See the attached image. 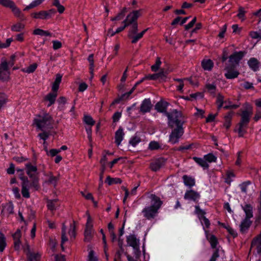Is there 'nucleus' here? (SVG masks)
I'll list each match as a JSON object with an SVG mask.
<instances>
[{"instance_id":"obj_1","label":"nucleus","mask_w":261,"mask_h":261,"mask_svg":"<svg viewBox=\"0 0 261 261\" xmlns=\"http://www.w3.org/2000/svg\"><path fill=\"white\" fill-rule=\"evenodd\" d=\"M169 105V103L168 102L161 100L155 104L154 109L158 112L164 113L168 117V125L173 128L169 136V141L171 144H174L178 142L179 139L184 134L182 125L184 120L181 112L173 110L171 112H168L167 109Z\"/></svg>"},{"instance_id":"obj_2","label":"nucleus","mask_w":261,"mask_h":261,"mask_svg":"<svg viewBox=\"0 0 261 261\" xmlns=\"http://www.w3.org/2000/svg\"><path fill=\"white\" fill-rule=\"evenodd\" d=\"M139 16V11L136 10L128 14L125 18V22H126L128 24V26H130L127 36L132 40L131 42L133 44L136 43L141 39L148 30L146 29L141 32L137 33L138 31L137 19Z\"/></svg>"},{"instance_id":"obj_3","label":"nucleus","mask_w":261,"mask_h":261,"mask_svg":"<svg viewBox=\"0 0 261 261\" xmlns=\"http://www.w3.org/2000/svg\"><path fill=\"white\" fill-rule=\"evenodd\" d=\"M54 122L53 118L49 113L42 112L36 116L33 120V124L37 129L44 131L53 128Z\"/></svg>"},{"instance_id":"obj_4","label":"nucleus","mask_w":261,"mask_h":261,"mask_svg":"<svg viewBox=\"0 0 261 261\" xmlns=\"http://www.w3.org/2000/svg\"><path fill=\"white\" fill-rule=\"evenodd\" d=\"M26 173L31 180V187L35 190L37 191L40 189L39 183V172L36 166L33 165L31 163H28L25 165Z\"/></svg>"},{"instance_id":"obj_5","label":"nucleus","mask_w":261,"mask_h":261,"mask_svg":"<svg viewBox=\"0 0 261 261\" xmlns=\"http://www.w3.org/2000/svg\"><path fill=\"white\" fill-rule=\"evenodd\" d=\"M126 243L128 246L132 247L134 249V253L137 258L141 255L140 250V240L134 234H130L126 236Z\"/></svg>"},{"instance_id":"obj_6","label":"nucleus","mask_w":261,"mask_h":261,"mask_svg":"<svg viewBox=\"0 0 261 261\" xmlns=\"http://www.w3.org/2000/svg\"><path fill=\"white\" fill-rule=\"evenodd\" d=\"M247 54L246 51H235L231 54L228 58L227 65L237 67L239 65L240 61Z\"/></svg>"},{"instance_id":"obj_7","label":"nucleus","mask_w":261,"mask_h":261,"mask_svg":"<svg viewBox=\"0 0 261 261\" xmlns=\"http://www.w3.org/2000/svg\"><path fill=\"white\" fill-rule=\"evenodd\" d=\"M8 63L6 59L2 60L0 64V80L8 81L10 79Z\"/></svg>"},{"instance_id":"obj_8","label":"nucleus","mask_w":261,"mask_h":261,"mask_svg":"<svg viewBox=\"0 0 261 261\" xmlns=\"http://www.w3.org/2000/svg\"><path fill=\"white\" fill-rule=\"evenodd\" d=\"M166 163V159L163 157L159 158L150 164V168L152 171L156 172L164 167Z\"/></svg>"},{"instance_id":"obj_9","label":"nucleus","mask_w":261,"mask_h":261,"mask_svg":"<svg viewBox=\"0 0 261 261\" xmlns=\"http://www.w3.org/2000/svg\"><path fill=\"white\" fill-rule=\"evenodd\" d=\"M252 114V110L243 111L241 114V120L238 124V125L247 127L248 123H249L250 117L251 116Z\"/></svg>"},{"instance_id":"obj_10","label":"nucleus","mask_w":261,"mask_h":261,"mask_svg":"<svg viewBox=\"0 0 261 261\" xmlns=\"http://www.w3.org/2000/svg\"><path fill=\"white\" fill-rule=\"evenodd\" d=\"M159 211L148 206H145L142 210L143 216L148 220L154 219L158 214Z\"/></svg>"},{"instance_id":"obj_11","label":"nucleus","mask_w":261,"mask_h":261,"mask_svg":"<svg viewBox=\"0 0 261 261\" xmlns=\"http://www.w3.org/2000/svg\"><path fill=\"white\" fill-rule=\"evenodd\" d=\"M236 67L226 65L225 70L226 72L225 73V76L227 79L237 78L240 74L239 71L235 69Z\"/></svg>"},{"instance_id":"obj_12","label":"nucleus","mask_w":261,"mask_h":261,"mask_svg":"<svg viewBox=\"0 0 261 261\" xmlns=\"http://www.w3.org/2000/svg\"><path fill=\"white\" fill-rule=\"evenodd\" d=\"M149 198L151 205L149 206L159 211L163 204V201L161 200V198L155 194H151Z\"/></svg>"},{"instance_id":"obj_13","label":"nucleus","mask_w":261,"mask_h":261,"mask_svg":"<svg viewBox=\"0 0 261 261\" xmlns=\"http://www.w3.org/2000/svg\"><path fill=\"white\" fill-rule=\"evenodd\" d=\"M2 210L1 212V215L2 216L8 217L10 215L14 213V206L13 204L11 202L3 204L2 205Z\"/></svg>"},{"instance_id":"obj_14","label":"nucleus","mask_w":261,"mask_h":261,"mask_svg":"<svg viewBox=\"0 0 261 261\" xmlns=\"http://www.w3.org/2000/svg\"><path fill=\"white\" fill-rule=\"evenodd\" d=\"M152 104L149 98L145 99L140 106V112L143 114L150 111L152 108Z\"/></svg>"},{"instance_id":"obj_15","label":"nucleus","mask_w":261,"mask_h":261,"mask_svg":"<svg viewBox=\"0 0 261 261\" xmlns=\"http://www.w3.org/2000/svg\"><path fill=\"white\" fill-rule=\"evenodd\" d=\"M124 135L125 133L123 128L120 126L115 133V143L117 146H119L121 144L122 141L124 139Z\"/></svg>"},{"instance_id":"obj_16","label":"nucleus","mask_w":261,"mask_h":261,"mask_svg":"<svg viewBox=\"0 0 261 261\" xmlns=\"http://www.w3.org/2000/svg\"><path fill=\"white\" fill-rule=\"evenodd\" d=\"M200 198L199 194L192 190L187 191L184 195V198L187 200L196 201Z\"/></svg>"},{"instance_id":"obj_17","label":"nucleus","mask_w":261,"mask_h":261,"mask_svg":"<svg viewBox=\"0 0 261 261\" xmlns=\"http://www.w3.org/2000/svg\"><path fill=\"white\" fill-rule=\"evenodd\" d=\"M249 67L253 71L258 70L259 67V62L257 59L255 58H251L248 61Z\"/></svg>"},{"instance_id":"obj_18","label":"nucleus","mask_w":261,"mask_h":261,"mask_svg":"<svg viewBox=\"0 0 261 261\" xmlns=\"http://www.w3.org/2000/svg\"><path fill=\"white\" fill-rule=\"evenodd\" d=\"M241 207L245 213V218L250 219L253 217V207L250 204H245Z\"/></svg>"},{"instance_id":"obj_19","label":"nucleus","mask_w":261,"mask_h":261,"mask_svg":"<svg viewBox=\"0 0 261 261\" xmlns=\"http://www.w3.org/2000/svg\"><path fill=\"white\" fill-rule=\"evenodd\" d=\"M251 223L252 222L250 220L249 218H245L240 225L241 232L244 233L250 227Z\"/></svg>"},{"instance_id":"obj_20","label":"nucleus","mask_w":261,"mask_h":261,"mask_svg":"<svg viewBox=\"0 0 261 261\" xmlns=\"http://www.w3.org/2000/svg\"><path fill=\"white\" fill-rule=\"evenodd\" d=\"M182 179L185 185L187 187L191 188L195 185V180L192 176L184 175L182 176Z\"/></svg>"},{"instance_id":"obj_21","label":"nucleus","mask_w":261,"mask_h":261,"mask_svg":"<svg viewBox=\"0 0 261 261\" xmlns=\"http://www.w3.org/2000/svg\"><path fill=\"white\" fill-rule=\"evenodd\" d=\"M252 182L250 180L245 181L239 185V187L241 189V192L244 194H247L251 191L250 186Z\"/></svg>"},{"instance_id":"obj_22","label":"nucleus","mask_w":261,"mask_h":261,"mask_svg":"<svg viewBox=\"0 0 261 261\" xmlns=\"http://www.w3.org/2000/svg\"><path fill=\"white\" fill-rule=\"evenodd\" d=\"M30 182L21 184V194L22 196L25 198L30 197L29 188L31 187Z\"/></svg>"},{"instance_id":"obj_23","label":"nucleus","mask_w":261,"mask_h":261,"mask_svg":"<svg viewBox=\"0 0 261 261\" xmlns=\"http://www.w3.org/2000/svg\"><path fill=\"white\" fill-rule=\"evenodd\" d=\"M32 17L36 19H48V14L47 11H40L31 14Z\"/></svg>"},{"instance_id":"obj_24","label":"nucleus","mask_w":261,"mask_h":261,"mask_svg":"<svg viewBox=\"0 0 261 261\" xmlns=\"http://www.w3.org/2000/svg\"><path fill=\"white\" fill-rule=\"evenodd\" d=\"M62 75L60 74H57L55 81L53 84L51 89L53 92L57 93L59 89L60 84L61 82Z\"/></svg>"},{"instance_id":"obj_25","label":"nucleus","mask_w":261,"mask_h":261,"mask_svg":"<svg viewBox=\"0 0 261 261\" xmlns=\"http://www.w3.org/2000/svg\"><path fill=\"white\" fill-rule=\"evenodd\" d=\"M193 160L203 169H207L209 167L208 163L206 162L204 158H201L194 156L193 158Z\"/></svg>"},{"instance_id":"obj_26","label":"nucleus","mask_w":261,"mask_h":261,"mask_svg":"<svg viewBox=\"0 0 261 261\" xmlns=\"http://www.w3.org/2000/svg\"><path fill=\"white\" fill-rule=\"evenodd\" d=\"M201 66L204 70L211 71L214 66V63L211 59L203 60L201 62Z\"/></svg>"},{"instance_id":"obj_27","label":"nucleus","mask_w":261,"mask_h":261,"mask_svg":"<svg viewBox=\"0 0 261 261\" xmlns=\"http://www.w3.org/2000/svg\"><path fill=\"white\" fill-rule=\"evenodd\" d=\"M251 247L256 246V251L258 254L261 253V237H256L254 238L251 244Z\"/></svg>"},{"instance_id":"obj_28","label":"nucleus","mask_w":261,"mask_h":261,"mask_svg":"<svg viewBox=\"0 0 261 261\" xmlns=\"http://www.w3.org/2000/svg\"><path fill=\"white\" fill-rule=\"evenodd\" d=\"M57 96V93L54 92L49 93L45 96V99L49 101L47 107H50L55 103Z\"/></svg>"},{"instance_id":"obj_29","label":"nucleus","mask_w":261,"mask_h":261,"mask_svg":"<svg viewBox=\"0 0 261 261\" xmlns=\"http://www.w3.org/2000/svg\"><path fill=\"white\" fill-rule=\"evenodd\" d=\"M232 114V112H229L227 115L224 117L223 126L227 129H228L231 126Z\"/></svg>"},{"instance_id":"obj_30","label":"nucleus","mask_w":261,"mask_h":261,"mask_svg":"<svg viewBox=\"0 0 261 261\" xmlns=\"http://www.w3.org/2000/svg\"><path fill=\"white\" fill-rule=\"evenodd\" d=\"M11 9L15 16L19 18L21 20H23L25 19L24 15L23 14H22L20 9L18 7H16V6L15 5V4H14V6L13 7H12V8Z\"/></svg>"},{"instance_id":"obj_31","label":"nucleus","mask_w":261,"mask_h":261,"mask_svg":"<svg viewBox=\"0 0 261 261\" xmlns=\"http://www.w3.org/2000/svg\"><path fill=\"white\" fill-rule=\"evenodd\" d=\"M88 60L89 62V70L90 73L91 74V79H92L94 76V55L93 54H90L88 58Z\"/></svg>"},{"instance_id":"obj_32","label":"nucleus","mask_w":261,"mask_h":261,"mask_svg":"<svg viewBox=\"0 0 261 261\" xmlns=\"http://www.w3.org/2000/svg\"><path fill=\"white\" fill-rule=\"evenodd\" d=\"M206 238L211 244V247L213 249L216 248L218 243L217 238L214 234L206 235Z\"/></svg>"},{"instance_id":"obj_33","label":"nucleus","mask_w":261,"mask_h":261,"mask_svg":"<svg viewBox=\"0 0 261 261\" xmlns=\"http://www.w3.org/2000/svg\"><path fill=\"white\" fill-rule=\"evenodd\" d=\"M105 182L108 184L109 186H111L113 184H121L122 180L120 178H112L110 176H108Z\"/></svg>"},{"instance_id":"obj_34","label":"nucleus","mask_w":261,"mask_h":261,"mask_svg":"<svg viewBox=\"0 0 261 261\" xmlns=\"http://www.w3.org/2000/svg\"><path fill=\"white\" fill-rule=\"evenodd\" d=\"M66 227L64 223L62 224V234H61V247L64 250L63 244L68 241V238L66 235Z\"/></svg>"},{"instance_id":"obj_35","label":"nucleus","mask_w":261,"mask_h":261,"mask_svg":"<svg viewBox=\"0 0 261 261\" xmlns=\"http://www.w3.org/2000/svg\"><path fill=\"white\" fill-rule=\"evenodd\" d=\"M44 0H35L33 1L29 5L27 6L23 9V11H28L30 9L35 8L41 5Z\"/></svg>"},{"instance_id":"obj_36","label":"nucleus","mask_w":261,"mask_h":261,"mask_svg":"<svg viewBox=\"0 0 261 261\" xmlns=\"http://www.w3.org/2000/svg\"><path fill=\"white\" fill-rule=\"evenodd\" d=\"M30 261H39L41 255L38 253H32L29 250V253L27 255Z\"/></svg>"},{"instance_id":"obj_37","label":"nucleus","mask_w":261,"mask_h":261,"mask_svg":"<svg viewBox=\"0 0 261 261\" xmlns=\"http://www.w3.org/2000/svg\"><path fill=\"white\" fill-rule=\"evenodd\" d=\"M195 208V213L197 215L200 221H202V218L205 217L204 215L206 214L204 210H201L199 205H196Z\"/></svg>"},{"instance_id":"obj_38","label":"nucleus","mask_w":261,"mask_h":261,"mask_svg":"<svg viewBox=\"0 0 261 261\" xmlns=\"http://www.w3.org/2000/svg\"><path fill=\"white\" fill-rule=\"evenodd\" d=\"M33 34L36 35H40L41 36H50L51 33L48 31H44L40 29H35L33 31Z\"/></svg>"},{"instance_id":"obj_39","label":"nucleus","mask_w":261,"mask_h":261,"mask_svg":"<svg viewBox=\"0 0 261 261\" xmlns=\"http://www.w3.org/2000/svg\"><path fill=\"white\" fill-rule=\"evenodd\" d=\"M141 141V138L138 136H133L129 141V144L133 147H135Z\"/></svg>"},{"instance_id":"obj_40","label":"nucleus","mask_w":261,"mask_h":261,"mask_svg":"<svg viewBox=\"0 0 261 261\" xmlns=\"http://www.w3.org/2000/svg\"><path fill=\"white\" fill-rule=\"evenodd\" d=\"M161 148V146L159 142L152 141H151L148 145V149L150 150H158Z\"/></svg>"},{"instance_id":"obj_41","label":"nucleus","mask_w":261,"mask_h":261,"mask_svg":"<svg viewBox=\"0 0 261 261\" xmlns=\"http://www.w3.org/2000/svg\"><path fill=\"white\" fill-rule=\"evenodd\" d=\"M84 121L87 125L92 126L94 125L95 122L90 115H85L84 117Z\"/></svg>"},{"instance_id":"obj_42","label":"nucleus","mask_w":261,"mask_h":261,"mask_svg":"<svg viewBox=\"0 0 261 261\" xmlns=\"http://www.w3.org/2000/svg\"><path fill=\"white\" fill-rule=\"evenodd\" d=\"M24 28V25L20 22L17 23L11 27V30L14 32H20Z\"/></svg>"},{"instance_id":"obj_43","label":"nucleus","mask_w":261,"mask_h":261,"mask_svg":"<svg viewBox=\"0 0 261 261\" xmlns=\"http://www.w3.org/2000/svg\"><path fill=\"white\" fill-rule=\"evenodd\" d=\"M57 202V199L48 200L47 201V208L50 211H54L56 209L55 203Z\"/></svg>"},{"instance_id":"obj_44","label":"nucleus","mask_w":261,"mask_h":261,"mask_svg":"<svg viewBox=\"0 0 261 261\" xmlns=\"http://www.w3.org/2000/svg\"><path fill=\"white\" fill-rule=\"evenodd\" d=\"M204 158L207 163L216 162L217 160V157L211 153L204 155Z\"/></svg>"},{"instance_id":"obj_45","label":"nucleus","mask_w":261,"mask_h":261,"mask_svg":"<svg viewBox=\"0 0 261 261\" xmlns=\"http://www.w3.org/2000/svg\"><path fill=\"white\" fill-rule=\"evenodd\" d=\"M6 246V239L2 233H0V252H3Z\"/></svg>"},{"instance_id":"obj_46","label":"nucleus","mask_w":261,"mask_h":261,"mask_svg":"<svg viewBox=\"0 0 261 261\" xmlns=\"http://www.w3.org/2000/svg\"><path fill=\"white\" fill-rule=\"evenodd\" d=\"M15 3L11 0H0V4L3 6L10 8V9L14 6Z\"/></svg>"},{"instance_id":"obj_47","label":"nucleus","mask_w":261,"mask_h":261,"mask_svg":"<svg viewBox=\"0 0 261 261\" xmlns=\"http://www.w3.org/2000/svg\"><path fill=\"white\" fill-rule=\"evenodd\" d=\"M93 229H85L84 231V236L85 238L84 240L86 242L90 241L92 237V232Z\"/></svg>"},{"instance_id":"obj_48","label":"nucleus","mask_w":261,"mask_h":261,"mask_svg":"<svg viewBox=\"0 0 261 261\" xmlns=\"http://www.w3.org/2000/svg\"><path fill=\"white\" fill-rule=\"evenodd\" d=\"M37 67V65L36 63L30 65L27 68L22 69V71L28 73H31L34 72Z\"/></svg>"},{"instance_id":"obj_49","label":"nucleus","mask_w":261,"mask_h":261,"mask_svg":"<svg viewBox=\"0 0 261 261\" xmlns=\"http://www.w3.org/2000/svg\"><path fill=\"white\" fill-rule=\"evenodd\" d=\"M205 87L211 94L214 95L215 94L216 90V85L214 84H207L205 85Z\"/></svg>"},{"instance_id":"obj_50","label":"nucleus","mask_w":261,"mask_h":261,"mask_svg":"<svg viewBox=\"0 0 261 261\" xmlns=\"http://www.w3.org/2000/svg\"><path fill=\"white\" fill-rule=\"evenodd\" d=\"M161 63L162 62L161 61L160 58L159 57H157L156 59L155 63L151 66V70L154 72L157 71L159 70Z\"/></svg>"},{"instance_id":"obj_51","label":"nucleus","mask_w":261,"mask_h":261,"mask_svg":"<svg viewBox=\"0 0 261 261\" xmlns=\"http://www.w3.org/2000/svg\"><path fill=\"white\" fill-rule=\"evenodd\" d=\"M235 176L234 174L231 171H228L226 173V177L225 179V182L228 185H230L232 181V178Z\"/></svg>"},{"instance_id":"obj_52","label":"nucleus","mask_w":261,"mask_h":261,"mask_svg":"<svg viewBox=\"0 0 261 261\" xmlns=\"http://www.w3.org/2000/svg\"><path fill=\"white\" fill-rule=\"evenodd\" d=\"M159 75H160L157 74V73L146 75L142 79V81H144L146 80H156L159 79Z\"/></svg>"},{"instance_id":"obj_53","label":"nucleus","mask_w":261,"mask_h":261,"mask_svg":"<svg viewBox=\"0 0 261 261\" xmlns=\"http://www.w3.org/2000/svg\"><path fill=\"white\" fill-rule=\"evenodd\" d=\"M42 132V133L39 134L38 136L40 139L43 140L44 142H46V140L49 136V133L46 130H44Z\"/></svg>"},{"instance_id":"obj_54","label":"nucleus","mask_w":261,"mask_h":261,"mask_svg":"<svg viewBox=\"0 0 261 261\" xmlns=\"http://www.w3.org/2000/svg\"><path fill=\"white\" fill-rule=\"evenodd\" d=\"M246 11H245L244 8L240 7L239 9V13L237 14V16L239 19H242V20H244L245 19V14Z\"/></svg>"},{"instance_id":"obj_55","label":"nucleus","mask_w":261,"mask_h":261,"mask_svg":"<svg viewBox=\"0 0 261 261\" xmlns=\"http://www.w3.org/2000/svg\"><path fill=\"white\" fill-rule=\"evenodd\" d=\"M241 86L245 88V89H254V88L253 86V84L252 83L249 82L248 81H245L244 83L242 84Z\"/></svg>"},{"instance_id":"obj_56","label":"nucleus","mask_w":261,"mask_h":261,"mask_svg":"<svg viewBox=\"0 0 261 261\" xmlns=\"http://www.w3.org/2000/svg\"><path fill=\"white\" fill-rule=\"evenodd\" d=\"M58 180V178L56 176H54L53 175H51L49 176L48 179V183L49 184H52L54 186H56Z\"/></svg>"},{"instance_id":"obj_57","label":"nucleus","mask_w":261,"mask_h":261,"mask_svg":"<svg viewBox=\"0 0 261 261\" xmlns=\"http://www.w3.org/2000/svg\"><path fill=\"white\" fill-rule=\"evenodd\" d=\"M85 229H93L92 221L89 215L87 218Z\"/></svg>"},{"instance_id":"obj_58","label":"nucleus","mask_w":261,"mask_h":261,"mask_svg":"<svg viewBox=\"0 0 261 261\" xmlns=\"http://www.w3.org/2000/svg\"><path fill=\"white\" fill-rule=\"evenodd\" d=\"M227 29V25L226 24H224L221 29L220 31L218 34V37L222 39L224 37V34L226 31Z\"/></svg>"},{"instance_id":"obj_59","label":"nucleus","mask_w":261,"mask_h":261,"mask_svg":"<svg viewBox=\"0 0 261 261\" xmlns=\"http://www.w3.org/2000/svg\"><path fill=\"white\" fill-rule=\"evenodd\" d=\"M219 250L218 249H216L213 252L209 261H216L217 258L219 256Z\"/></svg>"},{"instance_id":"obj_60","label":"nucleus","mask_w":261,"mask_h":261,"mask_svg":"<svg viewBox=\"0 0 261 261\" xmlns=\"http://www.w3.org/2000/svg\"><path fill=\"white\" fill-rule=\"evenodd\" d=\"M196 21V17H195L188 24L185 25V29L186 30L192 28Z\"/></svg>"},{"instance_id":"obj_61","label":"nucleus","mask_w":261,"mask_h":261,"mask_svg":"<svg viewBox=\"0 0 261 261\" xmlns=\"http://www.w3.org/2000/svg\"><path fill=\"white\" fill-rule=\"evenodd\" d=\"M52 42L53 44V47L54 50H57L62 47V43L59 41L54 40Z\"/></svg>"},{"instance_id":"obj_62","label":"nucleus","mask_w":261,"mask_h":261,"mask_svg":"<svg viewBox=\"0 0 261 261\" xmlns=\"http://www.w3.org/2000/svg\"><path fill=\"white\" fill-rule=\"evenodd\" d=\"M98 259L96 256H94V252L93 250H91L89 252L88 260V261H97Z\"/></svg>"},{"instance_id":"obj_63","label":"nucleus","mask_w":261,"mask_h":261,"mask_svg":"<svg viewBox=\"0 0 261 261\" xmlns=\"http://www.w3.org/2000/svg\"><path fill=\"white\" fill-rule=\"evenodd\" d=\"M69 234L71 238L73 237L74 238L75 237V226L74 224L70 225Z\"/></svg>"},{"instance_id":"obj_64","label":"nucleus","mask_w":261,"mask_h":261,"mask_svg":"<svg viewBox=\"0 0 261 261\" xmlns=\"http://www.w3.org/2000/svg\"><path fill=\"white\" fill-rule=\"evenodd\" d=\"M6 98L4 93H0V109L6 103Z\"/></svg>"}]
</instances>
